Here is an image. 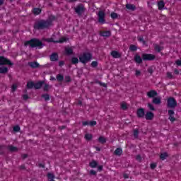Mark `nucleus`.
Wrapping results in <instances>:
<instances>
[{
  "mask_svg": "<svg viewBox=\"0 0 181 181\" xmlns=\"http://www.w3.org/2000/svg\"><path fill=\"white\" fill-rule=\"evenodd\" d=\"M49 88H50V86L47 85V84H45L44 86V90L45 91H47L49 90Z\"/></svg>",
  "mask_w": 181,
  "mask_h": 181,
  "instance_id": "c03bdc74",
  "label": "nucleus"
},
{
  "mask_svg": "<svg viewBox=\"0 0 181 181\" xmlns=\"http://www.w3.org/2000/svg\"><path fill=\"white\" fill-rule=\"evenodd\" d=\"M79 60L81 63H88L91 60V54L90 53H83L79 57Z\"/></svg>",
  "mask_w": 181,
  "mask_h": 181,
  "instance_id": "7ed1b4c3",
  "label": "nucleus"
},
{
  "mask_svg": "<svg viewBox=\"0 0 181 181\" xmlns=\"http://www.w3.org/2000/svg\"><path fill=\"white\" fill-rule=\"evenodd\" d=\"M4 149H5V147L0 146V153H2V152H4Z\"/></svg>",
  "mask_w": 181,
  "mask_h": 181,
  "instance_id": "6e6d98bb",
  "label": "nucleus"
},
{
  "mask_svg": "<svg viewBox=\"0 0 181 181\" xmlns=\"http://www.w3.org/2000/svg\"><path fill=\"white\" fill-rule=\"evenodd\" d=\"M142 59L143 60H154L155 55L152 54H143Z\"/></svg>",
  "mask_w": 181,
  "mask_h": 181,
  "instance_id": "423d86ee",
  "label": "nucleus"
},
{
  "mask_svg": "<svg viewBox=\"0 0 181 181\" xmlns=\"http://www.w3.org/2000/svg\"><path fill=\"white\" fill-rule=\"evenodd\" d=\"M98 170H103V166L100 165L98 167Z\"/></svg>",
  "mask_w": 181,
  "mask_h": 181,
  "instance_id": "bf43d9fd",
  "label": "nucleus"
},
{
  "mask_svg": "<svg viewBox=\"0 0 181 181\" xmlns=\"http://www.w3.org/2000/svg\"><path fill=\"white\" fill-rule=\"evenodd\" d=\"M17 88H18V86H16V84H13L12 86V91H15V90H16Z\"/></svg>",
  "mask_w": 181,
  "mask_h": 181,
  "instance_id": "603ef678",
  "label": "nucleus"
},
{
  "mask_svg": "<svg viewBox=\"0 0 181 181\" xmlns=\"http://www.w3.org/2000/svg\"><path fill=\"white\" fill-rule=\"evenodd\" d=\"M121 107L123 110H127V108H128V104H127L126 103L123 102L121 104Z\"/></svg>",
  "mask_w": 181,
  "mask_h": 181,
  "instance_id": "c756f323",
  "label": "nucleus"
},
{
  "mask_svg": "<svg viewBox=\"0 0 181 181\" xmlns=\"http://www.w3.org/2000/svg\"><path fill=\"white\" fill-rule=\"evenodd\" d=\"M135 76H136V77H139V76H141V71L136 70Z\"/></svg>",
  "mask_w": 181,
  "mask_h": 181,
  "instance_id": "a18cd8bd",
  "label": "nucleus"
},
{
  "mask_svg": "<svg viewBox=\"0 0 181 181\" xmlns=\"http://www.w3.org/2000/svg\"><path fill=\"white\" fill-rule=\"evenodd\" d=\"M147 95L149 98H153V97H156V95H158V93H156V90H150L147 93Z\"/></svg>",
  "mask_w": 181,
  "mask_h": 181,
  "instance_id": "9d476101",
  "label": "nucleus"
},
{
  "mask_svg": "<svg viewBox=\"0 0 181 181\" xmlns=\"http://www.w3.org/2000/svg\"><path fill=\"white\" fill-rule=\"evenodd\" d=\"M66 37H62L59 41L53 40V38L47 39V42H54V43H64V42H66Z\"/></svg>",
  "mask_w": 181,
  "mask_h": 181,
  "instance_id": "1a4fd4ad",
  "label": "nucleus"
},
{
  "mask_svg": "<svg viewBox=\"0 0 181 181\" xmlns=\"http://www.w3.org/2000/svg\"><path fill=\"white\" fill-rule=\"evenodd\" d=\"M138 49V47L135 45H130V50H132V52H135Z\"/></svg>",
  "mask_w": 181,
  "mask_h": 181,
  "instance_id": "72a5a7b5",
  "label": "nucleus"
},
{
  "mask_svg": "<svg viewBox=\"0 0 181 181\" xmlns=\"http://www.w3.org/2000/svg\"><path fill=\"white\" fill-rule=\"evenodd\" d=\"M66 81H70V77L66 76Z\"/></svg>",
  "mask_w": 181,
  "mask_h": 181,
  "instance_id": "e2e57ef3",
  "label": "nucleus"
},
{
  "mask_svg": "<svg viewBox=\"0 0 181 181\" xmlns=\"http://www.w3.org/2000/svg\"><path fill=\"white\" fill-rule=\"evenodd\" d=\"M91 66L92 67H97V66H98V63H97V62H93Z\"/></svg>",
  "mask_w": 181,
  "mask_h": 181,
  "instance_id": "49530a36",
  "label": "nucleus"
},
{
  "mask_svg": "<svg viewBox=\"0 0 181 181\" xmlns=\"http://www.w3.org/2000/svg\"><path fill=\"white\" fill-rule=\"evenodd\" d=\"M126 8L129 11H135V9H136V8L135 7V5L134 4H127Z\"/></svg>",
  "mask_w": 181,
  "mask_h": 181,
  "instance_id": "f3484780",
  "label": "nucleus"
},
{
  "mask_svg": "<svg viewBox=\"0 0 181 181\" xmlns=\"http://www.w3.org/2000/svg\"><path fill=\"white\" fill-rule=\"evenodd\" d=\"M83 125L86 126V125H90V122H83Z\"/></svg>",
  "mask_w": 181,
  "mask_h": 181,
  "instance_id": "4d7b16f0",
  "label": "nucleus"
},
{
  "mask_svg": "<svg viewBox=\"0 0 181 181\" xmlns=\"http://www.w3.org/2000/svg\"><path fill=\"white\" fill-rule=\"evenodd\" d=\"M169 119H170V121H171V122H173L174 121H175V117H173V115L170 116V117H169Z\"/></svg>",
  "mask_w": 181,
  "mask_h": 181,
  "instance_id": "8fccbe9b",
  "label": "nucleus"
},
{
  "mask_svg": "<svg viewBox=\"0 0 181 181\" xmlns=\"http://www.w3.org/2000/svg\"><path fill=\"white\" fill-rule=\"evenodd\" d=\"M42 43L37 39H32L25 43V46H30V47H42Z\"/></svg>",
  "mask_w": 181,
  "mask_h": 181,
  "instance_id": "f03ea898",
  "label": "nucleus"
},
{
  "mask_svg": "<svg viewBox=\"0 0 181 181\" xmlns=\"http://www.w3.org/2000/svg\"><path fill=\"white\" fill-rule=\"evenodd\" d=\"M155 49H156V52H160V50H162L163 47L159 45H156Z\"/></svg>",
  "mask_w": 181,
  "mask_h": 181,
  "instance_id": "e433bc0d",
  "label": "nucleus"
},
{
  "mask_svg": "<svg viewBox=\"0 0 181 181\" xmlns=\"http://www.w3.org/2000/svg\"><path fill=\"white\" fill-rule=\"evenodd\" d=\"M168 114L170 116H172L175 115V112L173 110H169Z\"/></svg>",
  "mask_w": 181,
  "mask_h": 181,
  "instance_id": "5fc2aeb1",
  "label": "nucleus"
},
{
  "mask_svg": "<svg viewBox=\"0 0 181 181\" xmlns=\"http://www.w3.org/2000/svg\"><path fill=\"white\" fill-rule=\"evenodd\" d=\"M98 141L100 144H105V142H107V139H105L104 136L99 137Z\"/></svg>",
  "mask_w": 181,
  "mask_h": 181,
  "instance_id": "393cba45",
  "label": "nucleus"
},
{
  "mask_svg": "<svg viewBox=\"0 0 181 181\" xmlns=\"http://www.w3.org/2000/svg\"><path fill=\"white\" fill-rule=\"evenodd\" d=\"M71 62L73 64H77V63H78V59L76 57H73L71 59Z\"/></svg>",
  "mask_w": 181,
  "mask_h": 181,
  "instance_id": "473e14b6",
  "label": "nucleus"
},
{
  "mask_svg": "<svg viewBox=\"0 0 181 181\" xmlns=\"http://www.w3.org/2000/svg\"><path fill=\"white\" fill-rule=\"evenodd\" d=\"M167 77H168V78H173V76L172 75V73L168 72Z\"/></svg>",
  "mask_w": 181,
  "mask_h": 181,
  "instance_id": "de8ad7c7",
  "label": "nucleus"
},
{
  "mask_svg": "<svg viewBox=\"0 0 181 181\" xmlns=\"http://www.w3.org/2000/svg\"><path fill=\"white\" fill-rule=\"evenodd\" d=\"M13 129L15 132H19V130L21 129V127H19V126H16V127H13Z\"/></svg>",
  "mask_w": 181,
  "mask_h": 181,
  "instance_id": "58836bf2",
  "label": "nucleus"
},
{
  "mask_svg": "<svg viewBox=\"0 0 181 181\" xmlns=\"http://www.w3.org/2000/svg\"><path fill=\"white\" fill-rule=\"evenodd\" d=\"M59 59V56L57 54L54 53L50 56V60L51 62H56Z\"/></svg>",
  "mask_w": 181,
  "mask_h": 181,
  "instance_id": "ddd939ff",
  "label": "nucleus"
},
{
  "mask_svg": "<svg viewBox=\"0 0 181 181\" xmlns=\"http://www.w3.org/2000/svg\"><path fill=\"white\" fill-rule=\"evenodd\" d=\"M73 49H74L73 47L65 48V52H66V54H72Z\"/></svg>",
  "mask_w": 181,
  "mask_h": 181,
  "instance_id": "a211bd4d",
  "label": "nucleus"
},
{
  "mask_svg": "<svg viewBox=\"0 0 181 181\" xmlns=\"http://www.w3.org/2000/svg\"><path fill=\"white\" fill-rule=\"evenodd\" d=\"M100 36H103L105 37H108V36H111V32L110 31H103L100 33Z\"/></svg>",
  "mask_w": 181,
  "mask_h": 181,
  "instance_id": "2eb2a0df",
  "label": "nucleus"
},
{
  "mask_svg": "<svg viewBox=\"0 0 181 181\" xmlns=\"http://www.w3.org/2000/svg\"><path fill=\"white\" fill-rule=\"evenodd\" d=\"M157 165L156 163H153L151 164V169H155V168H156Z\"/></svg>",
  "mask_w": 181,
  "mask_h": 181,
  "instance_id": "09e8293b",
  "label": "nucleus"
},
{
  "mask_svg": "<svg viewBox=\"0 0 181 181\" xmlns=\"http://www.w3.org/2000/svg\"><path fill=\"white\" fill-rule=\"evenodd\" d=\"M27 87L28 88H33V87H35V83H33V82H28L27 83Z\"/></svg>",
  "mask_w": 181,
  "mask_h": 181,
  "instance_id": "cd10ccee",
  "label": "nucleus"
},
{
  "mask_svg": "<svg viewBox=\"0 0 181 181\" xmlns=\"http://www.w3.org/2000/svg\"><path fill=\"white\" fill-rule=\"evenodd\" d=\"M138 40L141 42V43H143V45H145V41L144 40V37H139Z\"/></svg>",
  "mask_w": 181,
  "mask_h": 181,
  "instance_id": "ea45409f",
  "label": "nucleus"
},
{
  "mask_svg": "<svg viewBox=\"0 0 181 181\" xmlns=\"http://www.w3.org/2000/svg\"><path fill=\"white\" fill-rule=\"evenodd\" d=\"M153 104H160V98H154L153 99Z\"/></svg>",
  "mask_w": 181,
  "mask_h": 181,
  "instance_id": "b1692460",
  "label": "nucleus"
},
{
  "mask_svg": "<svg viewBox=\"0 0 181 181\" xmlns=\"http://www.w3.org/2000/svg\"><path fill=\"white\" fill-rule=\"evenodd\" d=\"M167 156H168V153H161V155L160 156V159H162V160H165Z\"/></svg>",
  "mask_w": 181,
  "mask_h": 181,
  "instance_id": "c85d7f7f",
  "label": "nucleus"
},
{
  "mask_svg": "<svg viewBox=\"0 0 181 181\" xmlns=\"http://www.w3.org/2000/svg\"><path fill=\"white\" fill-rule=\"evenodd\" d=\"M111 55L115 59H118V58L121 57V54L119 53H118V52H117V51H112L111 52Z\"/></svg>",
  "mask_w": 181,
  "mask_h": 181,
  "instance_id": "f8f14e48",
  "label": "nucleus"
},
{
  "mask_svg": "<svg viewBox=\"0 0 181 181\" xmlns=\"http://www.w3.org/2000/svg\"><path fill=\"white\" fill-rule=\"evenodd\" d=\"M42 82H37V83L34 84V88L39 89L40 87H42Z\"/></svg>",
  "mask_w": 181,
  "mask_h": 181,
  "instance_id": "bb28decb",
  "label": "nucleus"
},
{
  "mask_svg": "<svg viewBox=\"0 0 181 181\" xmlns=\"http://www.w3.org/2000/svg\"><path fill=\"white\" fill-rule=\"evenodd\" d=\"M4 4V1L3 0H0V5H2Z\"/></svg>",
  "mask_w": 181,
  "mask_h": 181,
  "instance_id": "338daca9",
  "label": "nucleus"
},
{
  "mask_svg": "<svg viewBox=\"0 0 181 181\" xmlns=\"http://www.w3.org/2000/svg\"><path fill=\"white\" fill-rule=\"evenodd\" d=\"M47 177L49 179H53L54 177V175H53V173H48L47 174Z\"/></svg>",
  "mask_w": 181,
  "mask_h": 181,
  "instance_id": "79ce46f5",
  "label": "nucleus"
},
{
  "mask_svg": "<svg viewBox=\"0 0 181 181\" xmlns=\"http://www.w3.org/2000/svg\"><path fill=\"white\" fill-rule=\"evenodd\" d=\"M89 125L90 127H94L95 125H97V122L95 121L89 122Z\"/></svg>",
  "mask_w": 181,
  "mask_h": 181,
  "instance_id": "4c0bfd02",
  "label": "nucleus"
},
{
  "mask_svg": "<svg viewBox=\"0 0 181 181\" xmlns=\"http://www.w3.org/2000/svg\"><path fill=\"white\" fill-rule=\"evenodd\" d=\"M98 22H100V23H105V20L104 19L105 16V13H104V11H99L98 13Z\"/></svg>",
  "mask_w": 181,
  "mask_h": 181,
  "instance_id": "39448f33",
  "label": "nucleus"
},
{
  "mask_svg": "<svg viewBox=\"0 0 181 181\" xmlns=\"http://www.w3.org/2000/svg\"><path fill=\"white\" fill-rule=\"evenodd\" d=\"M8 151H10L11 152H18V148L13 146H9Z\"/></svg>",
  "mask_w": 181,
  "mask_h": 181,
  "instance_id": "5701e85b",
  "label": "nucleus"
},
{
  "mask_svg": "<svg viewBox=\"0 0 181 181\" xmlns=\"http://www.w3.org/2000/svg\"><path fill=\"white\" fill-rule=\"evenodd\" d=\"M30 67H38L39 66V64L37 62H30L29 63Z\"/></svg>",
  "mask_w": 181,
  "mask_h": 181,
  "instance_id": "a878e982",
  "label": "nucleus"
},
{
  "mask_svg": "<svg viewBox=\"0 0 181 181\" xmlns=\"http://www.w3.org/2000/svg\"><path fill=\"white\" fill-rule=\"evenodd\" d=\"M75 11L78 15H81V13H84V6L78 5L75 8Z\"/></svg>",
  "mask_w": 181,
  "mask_h": 181,
  "instance_id": "6e6552de",
  "label": "nucleus"
},
{
  "mask_svg": "<svg viewBox=\"0 0 181 181\" xmlns=\"http://www.w3.org/2000/svg\"><path fill=\"white\" fill-rule=\"evenodd\" d=\"M92 138H93V135L90 134H86L85 135V139H87L88 141H90V139H91Z\"/></svg>",
  "mask_w": 181,
  "mask_h": 181,
  "instance_id": "2f4dec72",
  "label": "nucleus"
},
{
  "mask_svg": "<svg viewBox=\"0 0 181 181\" xmlns=\"http://www.w3.org/2000/svg\"><path fill=\"white\" fill-rule=\"evenodd\" d=\"M42 98H45V101H47L49 100V95L47 94L42 95Z\"/></svg>",
  "mask_w": 181,
  "mask_h": 181,
  "instance_id": "a19ab883",
  "label": "nucleus"
},
{
  "mask_svg": "<svg viewBox=\"0 0 181 181\" xmlns=\"http://www.w3.org/2000/svg\"><path fill=\"white\" fill-rule=\"evenodd\" d=\"M177 66H181V59H178L175 62Z\"/></svg>",
  "mask_w": 181,
  "mask_h": 181,
  "instance_id": "864d4df0",
  "label": "nucleus"
},
{
  "mask_svg": "<svg viewBox=\"0 0 181 181\" xmlns=\"http://www.w3.org/2000/svg\"><path fill=\"white\" fill-rule=\"evenodd\" d=\"M134 61L136 62V63H139V64L142 63V58H141V56L136 54L134 57Z\"/></svg>",
  "mask_w": 181,
  "mask_h": 181,
  "instance_id": "dca6fc26",
  "label": "nucleus"
},
{
  "mask_svg": "<svg viewBox=\"0 0 181 181\" xmlns=\"http://www.w3.org/2000/svg\"><path fill=\"white\" fill-rule=\"evenodd\" d=\"M137 115L139 117H144V115H145V111L144 110V109H139L137 110Z\"/></svg>",
  "mask_w": 181,
  "mask_h": 181,
  "instance_id": "4468645a",
  "label": "nucleus"
},
{
  "mask_svg": "<svg viewBox=\"0 0 181 181\" xmlns=\"http://www.w3.org/2000/svg\"><path fill=\"white\" fill-rule=\"evenodd\" d=\"M97 165L98 164H97V163L95 160H93V161L90 163V168H96Z\"/></svg>",
  "mask_w": 181,
  "mask_h": 181,
  "instance_id": "7c9ffc66",
  "label": "nucleus"
},
{
  "mask_svg": "<svg viewBox=\"0 0 181 181\" xmlns=\"http://www.w3.org/2000/svg\"><path fill=\"white\" fill-rule=\"evenodd\" d=\"M122 154V149L118 148L115 151V155H117V156H121Z\"/></svg>",
  "mask_w": 181,
  "mask_h": 181,
  "instance_id": "aec40b11",
  "label": "nucleus"
},
{
  "mask_svg": "<svg viewBox=\"0 0 181 181\" xmlns=\"http://www.w3.org/2000/svg\"><path fill=\"white\" fill-rule=\"evenodd\" d=\"M110 16H111V18H112V19H115V18H117V15L116 13H112L111 15H110Z\"/></svg>",
  "mask_w": 181,
  "mask_h": 181,
  "instance_id": "37998d69",
  "label": "nucleus"
},
{
  "mask_svg": "<svg viewBox=\"0 0 181 181\" xmlns=\"http://www.w3.org/2000/svg\"><path fill=\"white\" fill-rule=\"evenodd\" d=\"M124 179H128V177H129V176H128V175H127V174H124Z\"/></svg>",
  "mask_w": 181,
  "mask_h": 181,
  "instance_id": "680f3d73",
  "label": "nucleus"
},
{
  "mask_svg": "<svg viewBox=\"0 0 181 181\" xmlns=\"http://www.w3.org/2000/svg\"><path fill=\"white\" fill-rule=\"evenodd\" d=\"M40 12H42V10L39 8H35L33 10V13H34V15H39V13H40Z\"/></svg>",
  "mask_w": 181,
  "mask_h": 181,
  "instance_id": "4be33fe9",
  "label": "nucleus"
},
{
  "mask_svg": "<svg viewBox=\"0 0 181 181\" xmlns=\"http://www.w3.org/2000/svg\"><path fill=\"white\" fill-rule=\"evenodd\" d=\"M134 136L135 138H138V130H134Z\"/></svg>",
  "mask_w": 181,
  "mask_h": 181,
  "instance_id": "3c124183",
  "label": "nucleus"
},
{
  "mask_svg": "<svg viewBox=\"0 0 181 181\" xmlns=\"http://www.w3.org/2000/svg\"><path fill=\"white\" fill-rule=\"evenodd\" d=\"M5 73H8V68L5 66L0 67V74H5Z\"/></svg>",
  "mask_w": 181,
  "mask_h": 181,
  "instance_id": "412c9836",
  "label": "nucleus"
},
{
  "mask_svg": "<svg viewBox=\"0 0 181 181\" xmlns=\"http://www.w3.org/2000/svg\"><path fill=\"white\" fill-rule=\"evenodd\" d=\"M97 172H95V170H90V175H96Z\"/></svg>",
  "mask_w": 181,
  "mask_h": 181,
  "instance_id": "13d9d810",
  "label": "nucleus"
},
{
  "mask_svg": "<svg viewBox=\"0 0 181 181\" xmlns=\"http://www.w3.org/2000/svg\"><path fill=\"white\" fill-rule=\"evenodd\" d=\"M168 107L170 108H175L177 105V103H176V100L173 98H169L167 100Z\"/></svg>",
  "mask_w": 181,
  "mask_h": 181,
  "instance_id": "20e7f679",
  "label": "nucleus"
},
{
  "mask_svg": "<svg viewBox=\"0 0 181 181\" xmlns=\"http://www.w3.org/2000/svg\"><path fill=\"white\" fill-rule=\"evenodd\" d=\"M158 9L160 11H162V9H163V8H165V2H163V1H159L158 4Z\"/></svg>",
  "mask_w": 181,
  "mask_h": 181,
  "instance_id": "6ab92c4d",
  "label": "nucleus"
},
{
  "mask_svg": "<svg viewBox=\"0 0 181 181\" xmlns=\"http://www.w3.org/2000/svg\"><path fill=\"white\" fill-rule=\"evenodd\" d=\"M23 98H24V100H26V99L28 98V95H25L23 96Z\"/></svg>",
  "mask_w": 181,
  "mask_h": 181,
  "instance_id": "69168bd1",
  "label": "nucleus"
},
{
  "mask_svg": "<svg viewBox=\"0 0 181 181\" xmlns=\"http://www.w3.org/2000/svg\"><path fill=\"white\" fill-rule=\"evenodd\" d=\"M2 64H8V66H11L12 63L11 61L4 57H0V65Z\"/></svg>",
  "mask_w": 181,
  "mask_h": 181,
  "instance_id": "0eeeda50",
  "label": "nucleus"
},
{
  "mask_svg": "<svg viewBox=\"0 0 181 181\" xmlns=\"http://www.w3.org/2000/svg\"><path fill=\"white\" fill-rule=\"evenodd\" d=\"M50 80H56V78L54 77H51Z\"/></svg>",
  "mask_w": 181,
  "mask_h": 181,
  "instance_id": "774afa93",
  "label": "nucleus"
},
{
  "mask_svg": "<svg viewBox=\"0 0 181 181\" xmlns=\"http://www.w3.org/2000/svg\"><path fill=\"white\" fill-rule=\"evenodd\" d=\"M175 74H179V71H177V69H175Z\"/></svg>",
  "mask_w": 181,
  "mask_h": 181,
  "instance_id": "0e129e2a",
  "label": "nucleus"
},
{
  "mask_svg": "<svg viewBox=\"0 0 181 181\" xmlns=\"http://www.w3.org/2000/svg\"><path fill=\"white\" fill-rule=\"evenodd\" d=\"M148 107L149 110H151V111H155V107H153V105L148 103Z\"/></svg>",
  "mask_w": 181,
  "mask_h": 181,
  "instance_id": "f704fd0d",
  "label": "nucleus"
},
{
  "mask_svg": "<svg viewBox=\"0 0 181 181\" xmlns=\"http://www.w3.org/2000/svg\"><path fill=\"white\" fill-rule=\"evenodd\" d=\"M63 78H64V77H63L62 75H58V76H57V80L58 81H63Z\"/></svg>",
  "mask_w": 181,
  "mask_h": 181,
  "instance_id": "c9c22d12",
  "label": "nucleus"
},
{
  "mask_svg": "<svg viewBox=\"0 0 181 181\" xmlns=\"http://www.w3.org/2000/svg\"><path fill=\"white\" fill-rule=\"evenodd\" d=\"M54 16H51L49 17V19L47 21H38L35 25V29H45V28H49L52 25V21H54Z\"/></svg>",
  "mask_w": 181,
  "mask_h": 181,
  "instance_id": "f257e3e1",
  "label": "nucleus"
},
{
  "mask_svg": "<svg viewBox=\"0 0 181 181\" xmlns=\"http://www.w3.org/2000/svg\"><path fill=\"white\" fill-rule=\"evenodd\" d=\"M146 119L151 120L153 119L154 115L151 112H147L145 115Z\"/></svg>",
  "mask_w": 181,
  "mask_h": 181,
  "instance_id": "9b49d317",
  "label": "nucleus"
},
{
  "mask_svg": "<svg viewBox=\"0 0 181 181\" xmlns=\"http://www.w3.org/2000/svg\"><path fill=\"white\" fill-rule=\"evenodd\" d=\"M64 64V62L63 61L59 62V66H63Z\"/></svg>",
  "mask_w": 181,
  "mask_h": 181,
  "instance_id": "052dcab7",
  "label": "nucleus"
}]
</instances>
